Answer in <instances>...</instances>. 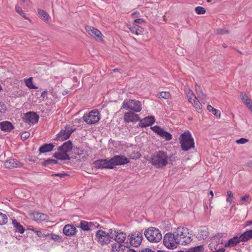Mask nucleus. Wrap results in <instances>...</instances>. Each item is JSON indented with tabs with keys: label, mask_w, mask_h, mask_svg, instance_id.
<instances>
[{
	"label": "nucleus",
	"mask_w": 252,
	"mask_h": 252,
	"mask_svg": "<svg viewBox=\"0 0 252 252\" xmlns=\"http://www.w3.org/2000/svg\"><path fill=\"white\" fill-rule=\"evenodd\" d=\"M171 158L166 152L159 150L152 154L150 162L157 168H161L166 166L171 161Z\"/></svg>",
	"instance_id": "nucleus-1"
},
{
	"label": "nucleus",
	"mask_w": 252,
	"mask_h": 252,
	"mask_svg": "<svg viewBox=\"0 0 252 252\" xmlns=\"http://www.w3.org/2000/svg\"><path fill=\"white\" fill-rule=\"evenodd\" d=\"M72 149V143L71 141L70 140L67 141L58 148L57 151L54 154L53 156L58 159H69L70 158L68 153L71 152Z\"/></svg>",
	"instance_id": "nucleus-2"
},
{
	"label": "nucleus",
	"mask_w": 252,
	"mask_h": 252,
	"mask_svg": "<svg viewBox=\"0 0 252 252\" xmlns=\"http://www.w3.org/2000/svg\"><path fill=\"white\" fill-rule=\"evenodd\" d=\"M173 233L177 238L180 239V243L182 245H186L192 241L191 234H189V230L187 227H178Z\"/></svg>",
	"instance_id": "nucleus-3"
},
{
	"label": "nucleus",
	"mask_w": 252,
	"mask_h": 252,
	"mask_svg": "<svg viewBox=\"0 0 252 252\" xmlns=\"http://www.w3.org/2000/svg\"><path fill=\"white\" fill-rule=\"evenodd\" d=\"M182 150L188 151L194 147V139L189 131H185L181 134L179 138Z\"/></svg>",
	"instance_id": "nucleus-4"
},
{
	"label": "nucleus",
	"mask_w": 252,
	"mask_h": 252,
	"mask_svg": "<svg viewBox=\"0 0 252 252\" xmlns=\"http://www.w3.org/2000/svg\"><path fill=\"white\" fill-rule=\"evenodd\" d=\"M147 240L152 243H158L162 239V234L159 230L156 227H151L144 232Z\"/></svg>",
	"instance_id": "nucleus-5"
},
{
	"label": "nucleus",
	"mask_w": 252,
	"mask_h": 252,
	"mask_svg": "<svg viewBox=\"0 0 252 252\" xmlns=\"http://www.w3.org/2000/svg\"><path fill=\"white\" fill-rule=\"evenodd\" d=\"M123 108L126 110L138 113L142 110V104L139 100L126 99L123 102Z\"/></svg>",
	"instance_id": "nucleus-6"
},
{
	"label": "nucleus",
	"mask_w": 252,
	"mask_h": 252,
	"mask_svg": "<svg viewBox=\"0 0 252 252\" xmlns=\"http://www.w3.org/2000/svg\"><path fill=\"white\" fill-rule=\"evenodd\" d=\"M163 244L168 249L176 248L180 243V239L177 238L174 233H168L163 237Z\"/></svg>",
	"instance_id": "nucleus-7"
},
{
	"label": "nucleus",
	"mask_w": 252,
	"mask_h": 252,
	"mask_svg": "<svg viewBox=\"0 0 252 252\" xmlns=\"http://www.w3.org/2000/svg\"><path fill=\"white\" fill-rule=\"evenodd\" d=\"M100 118L99 112L97 110H94L88 113H86L82 117L83 121L88 125H93L97 123Z\"/></svg>",
	"instance_id": "nucleus-8"
},
{
	"label": "nucleus",
	"mask_w": 252,
	"mask_h": 252,
	"mask_svg": "<svg viewBox=\"0 0 252 252\" xmlns=\"http://www.w3.org/2000/svg\"><path fill=\"white\" fill-rule=\"evenodd\" d=\"M129 244L131 246L137 247L142 242L143 237L142 233L139 231L131 233L127 236Z\"/></svg>",
	"instance_id": "nucleus-9"
},
{
	"label": "nucleus",
	"mask_w": 252,
	"mask_h": 252,
	"mask_svg": "<svg viewBox=\"0 0 252 252\" xmlns=\"http://www.w3.org/2000/svg\"><path fill=\"white\" fill-rule=\"evenodd\" d=\"M95 236L97 241L101 245H107L111 241V237L109 233H106V232L104 231H97Z\"/></svg>",
	"instance_id": "nucleus-10"
},
{
	"label": "nucleus",
	"mask_w": 252,
	"mask_h": 252,
	"mask_svg": "<svg viewBox=\"0 0 252 252\" xmlns=\"http://www.w3.org/2000/svg\"><path fill=\"white\" fill-rule=\"evenodd\" d=\"M151 129L158 135L166 141H169L172 138V135L168 132L159 126H155L151 127Z\"/></svg>",
	"instance_id": "nucleus-11"
},
{
	"label": "nucleus",
	"mask_w": 252,
	"mask_h": 252,
	"mask_svg": "<svg viewBox=\"0 0 252 252\" xmlns=\"http://www.w3.org/2000/svg\"><path fill=\"white\" fill-rule=\"evenodd\" d=\"M94 165L98 168H109L112 169L114 166L111 158L109 160L101 159L96 160L94 162Z\"/></svg>",
	"instance_id": "nucleus-12"
},
{
	"label": "nucleus",
	"mask_w": 252,
	"mask_h": 252,
	"mask_svg": "<svg viewBox=\"0 0 252 252\" xmlns=\"http://www.w3.org/2000/svg\"><path fill=\"white\" fill-rule=\"evenodd\" d=\"M23 119L27 123L35 124L38 122L39 116L35 112H29L24 114Z\"/></svg>",
	"instance_id": "nucleus-13"
},
{
	"label": "nucleus",
	"mask_w": 252,
	"mask_h": 252,
	"mask_svg": "<svg viewBox=\"0 0 252 252\" xmlns=\"http://www.w3.org/2000/svg\"><path fill=\"white\" fill-rule=\"evenodd\" d=\"M99 224L97 222H88L85 220L81 221L79 227L83 231H90L98 228Z\"/></svg>",
	"instance_id": "nucleus-14"
},
{
	"label": "nucleus",
	"mask_w": 252,
	"mask_h": 252,
	"mask_svg": "<svg viewBox=\"0 0 252 252\" xmlns=\"http://www.w3.org/2000/svg\"><path fill=\"white\" fill-rule=\"evenodd\" d=\"M85 29L88 33L93 38L96 40H102L103 34L97 29L92 26H87L86 27Z\"/></svg>",
	"instance_id": "nucleus-15"
},
{
	"label": "nucleus",
	"mask_w": 252,
	"mask_h": 252,
	"mask_svg": "<svg viewBox=\"0 0 252 252\" xmlns=\"http://www.w3.org/2000/svg\"><path fill=\"white\" fill-rule=\"evenodd\" d=\"M124 121L126 123L137 122L140 120L138 115L135 112L130 111L125 113L124 117Z\"/></svg>",
	"instance_id": "nucleus-16"
},
{
	"label": "nucleus",
	"mask_w": 252,
	"mask_h": 252,
	"mask_svg": "<svg viewBox=\"0 0 252 252\" xmlns=\"http://www.w3.org/2000/svg\"><path fill=\"white\" fill-rule=\"evenodd\" d=\"M114 166L124 165L129 162V160L124 156H115L111 158Z\"/></svg>",
	"instance_id": "nucleus-17"
},
{
	"label": "nucleus",
	"mask_w": 252,
	"mask_h": 252,
	"mask_svg": "<svg viewBox=\"0 0 252 252\" xmlns=\"http://www.w3.org/2000/svg\"><path fill=\"white\" fill-rule=\"evenodd\" d=\"M139 123V126L145 127L151 126L155 122V117L153 116L146 117L141 120L140 119Z\"/></svg>",
	"instance_id": "nucleus-18"
},
{
	"label": "nucleus",
	"mask_w": 252,
	"mask_h": 252,
	"mask_svg": "<svg viewBox=\"0 0 252 252\" xmlns=\"http://www.w3.org/2000/svg\"><path fill=\"white\" fill-rule=\"evenodd\" d=\"M30 216L32 220L38 222L46 221L49 219L47 215L37 212H33Z\"/></svg>",
	"instance_id": "nucleus-19"
},
{
	"label": "nucleus",
	"mask_w": 252,
	"mask_h": 252,
	"mask_svg": "<svg viewBox=\"0 0 252 252\" xmlns=\"http://www.w3.org/2000/svg\"><path fill=\"white\" fill-rule=\"evenodd\" d=\"M209 236L208 229L205 226H202L199 228L196 237L198 240H204L207 238Z\"/></svg>",
	"instance_id": "nucleus-20"
},
{
	"label": "nucleus",
	"mask_w": 252,
	"mask_h": 252,
	"mask_svg": "<svg viewBox=\"0 0 252 252\" xmlns=\"http://www.w3.org/2000/svg\"><path fill=\"white\" fill-rule=\"evenodd\" d=\"M76 227L71 224H66L63 228V233L67 236H73L76 233Z\"/></svg>",
	"instance_id": "nucleus-21"
},
{
	"label": "nucleus",
	"mask_w": 252,
	"mask_h": 252,
	"mask_svg": "<svg viewBox=\"0 0 252 252\" xmlns=\"http://www.w3.org/2000/svg\"><path fill=\"white\" fill-rule=\"evenodd\" d=\"M4 165L5 168H13L21 167V164L17 159L11 158L5 161Z\"/></svg>",
	"instance_id": "nucleus-22"
},
{
	"label": "nucleus",
	"mask_w": 252,
	"mask_h": 252,
	"mask_svg": "<svg viewBox=\"0 0 252 252\" xmlns=\"http://www.w3.org/2000/svg\"><path fill=\"white\" fill-rule=\"evenodd\" d=\"M72 133V131L62 130L60 133L57 135V139L60 141H63L68 139L71 134Z\"/></svg>",
	"instance_id": "nucleus-23"
},
{
	"label": "nucleus",
	"mask_w": 252,
	"mask_h": 252,
	"mask_svg": "<svg viewBox=\"0 0 252 252\" xmlns=\"http://www.w3.org/2000/svg\"><path fill=\"white\" fill-rule=\"evenodd\" d=\"M0 128L3 131L10 132L14 128V126L9 121H3L0 123Z\"/></svg>",
	"instance_id": "nucleus-24"
},
{
	"label": "nucleus",
	"mask_w": 252,
	"mask_h": 252,
	"mask_svg": "<svg viewBox=\"0 0 252 252\" xmlns=\"http://www.w3.org/2000/svg\"><path fill=\"white\" fill-rule=\"evenodd\" d=\"M126 237V235L125 233L120 231L117 230L115 233V235L113 239L117 242V244L122 243L124 242Z\"/></svg>",
	"instance_id": "nucleus-25"
},
{
	"label": "nucleus",
	"mask_w": 252,
	"mask_h": 252,
	"mask_svg": "<svg viewBox=\"0 0 252 252\" xmlns=\"http://www.w3.org/2000/svg\"><path fill=\"white\" fill-rule=\"evenodd\" d=\"M113 252H128V248L121 243H115L112 245Z\"/></svg>",
	"instance_id": "nucleus-26"
},
{
	"label": "nucleus",
	"mask_w": 252,
	"mask_h": 252,
	"mask_svg": "<svg viewBox=\"0 0 252 252\" xmlns=\"http://www.w3.org/2000/svg\"><path fill=\"white\" fill-rule=\"evenodd\" d=\"M128 28L132 33L136 35L141 34L144 32V29L142 28L135 23L130 25Z\"/></svg>",
	"instance_id": "nucleus-27"
},
{
	"label": "nucleus",
	"mask_w": 252,
	"mask_h": 252,
	"mask_svg": "<svg viewBox=\"0 0 252 252\" xmlns=\"http://www.w3.org/2000/svg\"><path fill=\"white\" fill-rule=\"evenodd\" d=\"M241 242L239 237L234 236L233 238L230 239L227 242L224 244V247H233L236 246L238 243Z\"/></svg>",
	"instance_id": "nucleus-28"
},
{
	"label": "nucleus",
	"mask_w": 252,
	"mask_h": 252,
	"mask_svg": "<svg viewBox=\"0 0 252 252\" xmlns=\"http://www.w3.org/2000/svg\"><path fill=\"white\" fill-rule=\"evenodd\" d=\"M252 238V230H249L244 232L240 236H239V239H240L241 242H247Z\"/></svg>",
	"instance_id": "nucleus-29"
},
{
	"label": "nucleus",
	"mask_w": 252,
	"mask_h": 252,
	"mask_svg": "<svg viewBox=\"0 0 252 252\" xmlns=\"http://www.w3.org/2000/svg\"><path fill=\"white\" fill-rule=\"evenodd\" d=\"M55 145L53 144H45L39 149L40 153H45L51 151L54 148Z\"/></svg>",
	"instance_id": "nucleus-30"
},
{
	"label": "nucleus",
	"mask_w": 252,
	"mask_h": 252,
	"mask_svg": "<svg viewBox=\"0 0 252 252\" xmlns=\"http://www.w3.org/2000/svg\"><path fill=\"white\" fill-rule=\"evenodd\" d=\"M195 90L196 93L198 95V97L203 102H205L206 99V95L203 93L200 86L198 85L197 84H196L195 86Z\"/></svg>",
	"instance_id": "nucleus-31"
},
{
	"label": "nucleus",
	"mask_w": 252,
	"mask_h": 252,
	"mask_svg": "<svg viewBox=\"0 0 252 252\" xmlns=\"http://www.w3.org/2000/svg\"><path fill=\"white\" fill-rule=\"evenodd\" d=\"M12 224L16 232L23 234L25 231V228L16 220L12 221Z\"/></svg>",
	"instance_id": "nucleus-32"
},
{
	"label": "nucleus",
	"mask_w": 252,
	"mask_h": 252,
	"mask_svg": "<svg viewBox=\"0 0 252 252\" xmlns=\"http://www.w3.org/2000/svg\"><path fill=\"white\" fill-rule=\"evenodd\" d=\"M186 92L189 101L193 104V99H197L196 96L194 95L193 92L189 89H187Z\"/></svg>",
	"instance_id": "nucleus-33"
},
{
	"label": "nucleus",
	"mask_w": 252,
	"mask_h": 252,
	"mask_svg": "<svg viewBox=\"0 0 252 252\" xmlns=\"http://www.w3.org/2000/svg\"><path fill=\"white\" fill-rule=\"evenodd\" d=\"M32 77L24 79L26 86L30 89H36L37 88L32 83Z\"/></svg>",
	"instance_id": "nucleus-34"
},
{
	"label": "nucleus",
	"mask_w": 252,
	"mask_h": 252,
	"mask_svg": "<svg viewBox=\"0 0 252 252\" xmlns=\"http://www.w3.org/2000/svg\"><path fill=\"white\" fill-rule=\"evenodd\" d=\"M38 13L40 17V18L45 21H47L48 18L49 17V15L47 14L46 12L42 10V9H38Z\"/></svg>",
	"instance_id": "nucleus-35"
},
{
	"label": "nucleus",
	"mask_w": 252,
	"mask_h": 252,
	"mask_svg": "<svg viewBox=\"0 0 252 252\" xmlns=\"http://www.w3.org/2000/svg\"><path fill=\"white\" fill-rule=\"evenodd\" d=\"M204 251V247L203 245H200L189 249L185 252H203Z\"/></svg>",
	"instance_id": "nucleus-36"
},
{
	"label": "nucleus",
	"mask_w": 252,
	"mask_h": 252,
	"mask_svg": "<svg viewBox=\"0 0 252 252\" xmlns=\"http://www.w3.org/2000/svg\"><path fill=\"white\" fill-rule=\"evenodd\" d=\"M8 217L7 215L0 212V225H2L7 223Z\"/></svg>",
	"instance_id": "nucleus-37"
},
{
	"label": "nucleus",
	"mask_w": 252,
	"mask_h": 252,
	"mask_svg": "<svg viewBox=\"0 0 252 252\" xmlns=\"http://www.w3.org/2000/svg\"><path fill=\"white\" fill-rule=\"evenodd\" d=\"M159 98L169 99L171 97V94L168 92H161L158 94Z\"/></svg>",
	"instance_id": "nucleus-38"
},
{
	"label": "nucleus",
	"mask_w": 252,
	"mask_h": 252,
	"mask_svg": "<svg viewBox=\"0 0 252 252\" xmlns=\"http://www.w3.org/2000/svg\"><path fill=\"white\" fill-rule=\"evenodd\" d=\"M207 109L209 112H211L212 113H213V114L214 115H215L216 116L220 117V111L214 108L211 105H208L207 106Z\"/></svg>",
	"instance_id": "nucleus-39"
},
{
	"label": "nucleus",
	"mask_w": 252,
	"mask_h": 252,
	"mask_svg": "<svg viewBox=\"0 0 252 252\" xmlns=\"http://www.w3.org/2000/svg\"><path fill=\"white\" fill-rule=\"evenodd\" d=\"M193 104H192L196 111L200 113L201 112V103L197 99H193Z\"/></svg>",
	"instance_id": "nucleus-40"
},
{
	"label": "nucleus",
	"mask_w": 252,
	"mask_h": 252,
	"mask_svg": "<svg viewBox=\"0 0 252 252\" xmlns=\"http://www.w3.org/2000/svg\"><path fill=\"white\" fill-rule=\"evenodd\" d=\"M223 233H218L213 238V241H215L217 244L222 243V240H220L223 237Z\"/></svg>",
	"instance_id": "nucleus-41"
},
{
	"label": "nucleus",
	"mask_w": 252,
	"mask_h": 252,
	"mask_svg": "<svg viewBox=\"0 0 252 252\" xmlns=\"http://www.w3.org/2000/svg\"><path fill=\"white\" fill-rule=\"evenodd\" d=\"M227 197L226 198V202L228 203L229 204H231L233 202V194L231 191L228 190L227 191Z\"/></svg>",
	"instance_id": "nucleus-42"
},
{
	"label": "nucleus",
	"mask_w": 252,
	"mask_h": 252,
	"mask_svg": "<svg viewBox=\"0 0 252 252\" xmlns=\"http://www.w3.org/2000/svg\"><path fill=\"white\" fill-rule=\"evenodd\" d=\"M141 156L140 154L138 152L133 151L128 155L129 158L131 159H137Z\"/></svg>",
	"instance_id": "nucleus-43"
},
{
	"label": "nucleus",
	"mask_w": 252,
	"mask_h": 252,
	"mask_svg": "<svg viewBox=\"0 0 252 252\" xmlns=\"http://www.w3.org/2000/svg\"><path fill=\"white\" fill-rule=\"evenodd\" d=\"M30 230L32 232H34L36 234V235L39 237H46L49 235L44 234L41 231L36 230L34 228L30 229Z\"/></svg>",
	"instance_id": "nucleus-44"
},
{
	"label": "nucleus",
	"mask_w": 252,
	"mask_h": 252,
	"mask_svg": "<svg viewBox=\"0 0 252 252\" xmlns=\"http://www.w3.org/2000/svg\"><path fill=\"white\" fill-rule=\"evenodd\" d=\"M195 11L197 14H204L206 12L205 9L202 6L196 7Z\"/></svg>",
	"instance_id": "nucleus-45"
},
{
	"label": "nucleus",
	"mask_w": 252,
	"mask_h": 252,
	"mask_svg": "<svg viewBox=\"0 0 252 252\" xmlns=\"http://www.w3.org/2000/svg\"><path fill=\"white\" fill-rule=\"evenodd\" d=\"M51 236V239L59 242H62L63 241L62 237L59 235H56L55 234H50Z\"/></svg>",
	"instance_id": "nucleus-46"
},
{
	"label": "nucleus",
	"mask_w": 252,
	"mask_h": 252,
	"mask_svg": "<svg viewBox=\"0 0 252 252\" xmlns=\"http://www.w3.org/2000/svg\"><path fill=\"white\" fill-rule=\"evenodd\" d=\"M30 135V133L26 131V132H23L21 134V138L23 140H26L28 138H29Z\"/></svg>",
	"instance_id": "nucleus-47"
},
{
	"label": "nucleus",
	"mask_w": 252,
	"mask_h": 252,
	"mask_svg": "<svg viewBox=\"0 0 252 252\" xmlns=\"http://www.w3.org/2000/svg\"><path fill=\"white\" fill-rule=\"evenodd\" d=\"M118 230H116L115 229H110L109 230V232L107 233H109V235L111 237V239H113L114 236L115 235V233Z\"/></svg>",
	"instance_id": "nucleus-48"
},
{
	"label": "nucleus",
	"mask_w": 252,
	"mask_h": 252,
	"mask_svg": "<svg viewBox=\"0 0 252 252\" xmlns=\"http://www.w3.org/2000/svg\"><path fill=\"white\" fill-rule=\"evenodd\" d=\"M227 32V31L223 29H219L216 30V33L218 34H224Z\"/></svg>",
	"instance_id": "nucleus-49"
},
{
	"label": "nucleus",
	"mask_w": 252,
	"mask_h": 252,
	"mask_svg": "<svg viewBox=\"0 0 252 252\" xmlns=\"http://www.w3.org/2000/svg\"><path fill=\"white\" fill-rule=\"evenodd\" d=\"M248 140L244 138H241L236 140V143L239 144H244L247 142Z\"/></svg>",
	"instance_id": "nucleus-50"
},
{
	"label": "nucleus",
	"mask_w": 252,
	"mask_h": 252,
	"mask_svg": "<svg viewBox=\"0 0 252 252\" xmlns=\"http://www.w3.org/2000/svg\"><path fill=\"white\" fill-rule=\"evenodd\" d=\"M6 109V105L3 103L0 102V113H4Z\"/></svg>",
	"instance_id": "nucleus-51"
},
{
	"label": "nucleus",
	"mask_w": 252,
	"mask_h": 252,
	"mask_svg": "<svg viewBox=\"0 0 252 252\" xmlns=\"http://www.w3.org/2000/svg\"><path fill=\"white\" fill-rule=\"evenodd\" d=\"M244 103L249 108H252V102L251 101V99L249 98L245 101L244 102Z\"/></svg>",
	"instance_id": "nucleus-52"
},
{
	"label": "nucleus",
	"mask_w": 252,
	"mask_h": 252,
	"mask_svg": "<svg viewBox=\"0 0 252 252\" xmlns=\"http://www.w3.org/2000/svg\"><path fill=\"white\" fill-rule=\"evenodd\" d=\"M16 10L17 13H18L20 15L26 18L25 13L23 12V10L20 8L19 7H16Z\"/></svg>",
	"instance_id": "nucleus-53"
},
{
	"label": "nucleus",
	"mask_w": 252,
	"mask_h": 252,
	"mask_svg": "<svg viewBox=\"0 0 252 252\" xmlns=\"http://www.w3.org/2000/svg\"><path fill=\"white\" fill-rule=\"evenodd\" d=\"M240 96L243 102L246 101L249 98L247 95L244 93H241L240 94Z\"/></svg>",
	"instance_id": "nucleus-54"
},
{
	"label": "nucleus",
	"mask_w": 252,
	"mask_h": 252,
	"mask_svg": "<svg viewBox=\"0 0 252 252\" xmlns=\"http://www.w3.org/2000/svg\"><path fill=\"white\" fill-rule=\"evenodd\" d=\"M46 163H52V164H56L57 163V160L56 159H48L46 161Z\"/></svg>",
	"instance_id": "nucleus-55"
},
{
	"label": "nucleus",
	"mask_w": 252,
	"mask_h": 252,
	"mask_svg": "<svg viewBox=\"0 0 252 252\" xmlns=\"http://www.w3.org/2000/svg\"><path fill=\"white\" fill-rule=\"evenodd\" d=\"M144 22V21L142 19L139 18V19H136L134 20L133 23H135L136 24H140L143 23Z\"/></svg>",
	"instance_id": "nucleus-56"
},
{
	"label": "nucleus",
	"mask_w": 252,
	"mask_h": 252,
	"mask_svg": "<svg viewBox=\"0 0 252 252\" xmlns=\"http://www.w3.org/2000/svg\"><path fill=\"white\" fill-rule=\"evenodd\" d=\"M140 252H155L152 251L151 249L149 248H145L141 251Z\"/></svg>",
	"instance_id": "nucleus-57"
},
{
	"label": "nucleus",
	"mask_w": 252,
	"mask_h": 252,
	"mask_svg": "<svg viewBox=\"0 0 252 252\" xmlns=\"http://www.w3.org/2000/svg\"><path fill=\"white\" fill-rule=\"evenodd\" d=\"M249 197V195H245L241 197V200L244 202L246 201Z\"/></svg>",
	"instance_id": "nucleus-58"
},
{
	"label": "nucleus",
	"mask_w": 252,
	"mask_h": 252,
	"mask_svg": "<svg viewBox=\"0 0 252 252\" xmlns=\"http://www.w3.org/2000/svg\"><path fill=\"white\" fill-rule=\"evenodd\" d=\"M55 175L56 176H59L60 178H63L64 177H65L66 175V174H55Z\"/></svg>",
	"instance_id": "nucleus-59"
},
{
	"label": "nucleus",
	"mask_w": 252,
	"mask_h": 252,
	"mask_svg": "<svg viewBox=\"0 0 252 252\" xmlns=\"http://www.w3.org/2000/svg\"><path fill=\"white\" fill-rule=\"evenodd\" d=\"M139 13L138 12H136L132 13L131 14V16H132V17H135V16H137V15H139Z\"/></svg>",
	"instance_id": "nucleus-60"
},
{
	"label": "nucleus",
	"mask_w": 252,
	"mask_h": 252,
	"mask_svg": "<svg viewBox=\"0 0 252 252\" xmlns=\"http://www.w3.org/2000/svg\"><path fill=\"white\" fill-rule=\"evenodd\" d=\"M217 252H225V249L224 248H221L217 250Z\"/></svg>",
	"instance_id": "nucleus-61"
},
{
	"label": "nucleus",
	"mask_w": 252,
	"mask_h": 252,
	"mask_svg": "<svg viewBox=\"0 0 252 252\" xmlns=\"http://www.w3.org/2000/svg\"><path fill=\"white\" fill-rule=\"evenodd\" d=\"M252 225V220H250L247 222L246 226H250Z\"/></svg>",
	"instance_id": "nucleus-62"
},
{
	"label": "nucleus",
	"mask_w": 252,
	"mask_h": 252,
	"mask_svg": "<svg viewBox=\"0 0 252 252\" xmlns=\"http://www.w3.org/2000/svg\"><path fill=\"white\" fill-rule=\"evenodd\" d=\"M248 166L250 167H252V160L248 162Z\"/></svg>",
	"instance_id": "nucleus-63"
},
{
	"label": "nucleus",
	"mask_w": 252,
	"mask_h": 252,
	"mask_svg": "<svg viewBox=\"0 0 252 252\" xmlns=\"http://www.w3.org/2000/svg\"><path fill=\"white\" fill-rule=\"evenodd\" d=\"M210 194L211 195V198L213 197L214 193L212 190H210L209 192Z\"/></svg>",
	"instance_id": "nucleus-64"
}]
</instances>
